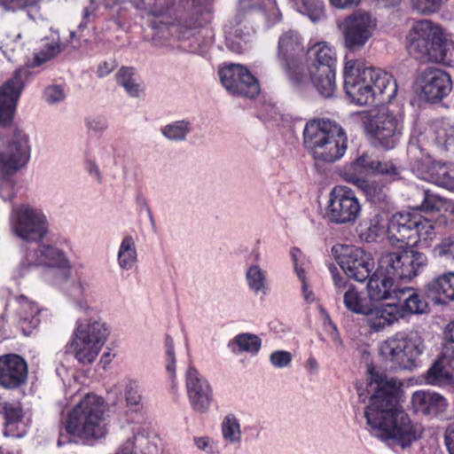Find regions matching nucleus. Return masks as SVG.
<instances>
[{"label": "nucleus", "instance_id": "a18cd8bd", "mask_svg": "<svg viewBox=\"0 0 454 454\" xmlns=\"http://www.w3.org/2000/svg\"><path fill=\"white\" fill-rule=\"evenodd\" d=\"M430 181L436 185L454 192V171L445 163L434 162L430 168Z\"/></svg>", "mask_w": 454, "mask_h": 454}, {"label": "nucleus", "instance_id": "6ab92c4d", "mask_svg": "<svg viewBox=\"0 0 454 454\" xmlns=\"http://www.w3.org/2000/svg\"><path fill=\"white\" fill-rule=\"evenodd\" d=\"M174 3L175 0H103L106 9L116 8L117 17L114 21L118 27L121 26L124 20L122 12L127 9L128 4H131L136 9L145 11L149 16L161 18L160 25L172 24L168 16Z\"/></svg>", "mask_w": 454, "mask_h": 454}, {"label": "nucleus", "instance_id": "2f4dec72", "mask_svg": "<svg viewBox=\"0 0 454 454\" xmlns=\"http://www.w3.org/2000/svg\"><path fill=\"white\" fill-rule=\"evenodd\" d=\"M345 179L361 190L370 202L378 204L387 200V188L386 185L358 177L354 174L346 173Z\"/></svg>", "mask_w": 454, "mask_h": 454}, {"label": "nucleus", "instance_id": "79ce46f5", "mask_svg": "<svg viewBox=\"0 0 454 454\" xmlns=\"http://www.w3.org/2000/svg\"><path fill=\"white\" fill-rule=\"evenodd\" d=\"M192 130V122L185 119L172 121L160 128L161 135L175 143L185 141Z\"/></svg>", "mask_w": 454, "mask_h": 454}, {"label": "nucleus", "instance_id": "338daca9", "mask_svg": "<svg viewBox=\"0 0 454 454\" xmlns=\"http://www.w3.org/2000/svg\"><path fill=\"white\" fill-rule=\"evenodd\" d=\"M98 10L97 0H90L88 5H86L82 11V21L80 27L86 26L96 18V12Z\"/></svg>", "mask_w": 454, "mask_h": 454}, {"label": "nucleus", "instance_id": "49530a36", "mask_svg": "<svg viewBox=\"0 0 454 454\" xmlns=\"http://www.w3.org/2000/svg\"><path fill=\"white\" fill-rule=\"evenodd\" d=\"M23 42L21 33L19 31H0V50L4 56L12 60L15 53L22 51Z\"/></svg>", "mask_w": 454, "mask_h": 454}, {"label": "nucleus", "instance_id": "ea45409f", "mask_svg": "<svg viewBox=\"0 0 454 454\" xmlns=\"http://www.w3.org/2000/svg\"><path fill=\"white\" fill-rule=\"evenodd\" d=\"M343 302L345 307L351 312L364 315L368 311L371 301L363 292L357 290L356 287L348 286L343 293Z\"/></svg>", "mask_w": 454, "mask_h": 454}, {"label": "nucleus", "instance_id": "e433bc0d", "mask_svg": "<svg viewBox=\"0 0 454 454\" xmlns=\"http://www.w3.org/2000/svg\"><path fill=\"white\" fill-rule=\"evenodd\" d=\"M137 262V251L132 236L123 237L118 248L117 264L122 270H130Z\"/></svg>", "mask_w": 454, "mask_h": 454}, {"label": "nucleus", "instance_id": "09e8293b", "mask_svg": "<svg viewBox=\"0 0 454 454\" xmlns=\"http://www.w3.org/2000/svg\"><path fill=\"white\" fill-rule=\"evenodd\" d=\"M116 81L131 97H139L143 92V88L135 75V69L133 67H122L120 68L116 74Z\"/></svg>", "mask_w": 454, "mask_h": 454}, {"label": "nucleus", "instance_id": "7c9ffc66", "mask_svg": "<svg viewBox=\"0 0 454 454\" xmlns=\"http://www.w3.org/2000/svg\"><path fill=\"white\" fill-rule=\"evenodd\" d=\"M396 301H403L398 304V310L402 314V318L408 314H423L427 312L428 305L425 298L417 293L414 289L407 287L397 291Z\"/></svg>", "mask_w": 454, "mask_h": 454}, {"label": "nucleus", "instance_id": "5fc2aeb1", "mask_svg": "<svg viewBox=\"0 0 454 454\" xmlns=\"http://www.w3.org/2000/svg\"><path fill=\"white\" fill-rule=\"evenodd\" d=\"M372 174L380 175L391 181H394L400 177V169L391 160L381 161L378 160Z\"/></svg>", "mask_w": 454, "mask_h": 454}, {"label": "nucleus", "instance_id": "c9c22d12", "mask_svg": "<svg viewBox=\"0 0 454 454\" xmlns=\"http://www.w3.org/2000/svg\"><path fill=\"white\" fill-rule=\"evenodd\" d=\"M385 226L384 217L376 213L361 222L356 231L362 240L370 243L376 241L379 237L384 234Z\"/></svg>", "mask_w": 454, "mask_h": 454}, {"label": "nucleus", "instance_id": "4c0bfd02", "mask_svg": "<svg viewBox=\"0 0 454 454\" xmlns=\"http://www.w3.org/2000/svg\"><path fill=\"white\" fill-rule=\"evenodd\" d=\"M0 413L5 420L6 431L12 436H21L20 433H15V430L19 429L20 425L22 424L23 411L20 404L7 402L2 403H0Z\"/></svg>", "mask_w": 454, "mask_h": 454}, {"label": "nucleus", "instance_id": "f704fd0d", "mask_svg": "<svg viewBox=\"0 0 454 454\" xmlns=\"http://www.w3.org/2000/svg\"><path fill=\"white\" fill-rule=\"evenodd\" d=\"M413 406L425 414L443 411L446 400L439 394L430 391H416L411 397Z\"/></svg>", "mask_w": 454, "mask_h": 454}, {"label": "nucleus", "instance_id": "69168bd1", "mask_svg": "<svg viewBox=\"0 0 454 454\" xmlns=\"http://www.w3.org/2000/svg\"><path fill=\"white\" fill-rule=\"evenodd\" d=\"M263 8V0H239V11L245 14Z\"/></svg>", "mask_w": 454, "mask_h": 454}, {"label": "nucleus", "instance_id": "a211bd4d", "mask_svg": "<svg viewBox=\"0 0 454 454\" xmlns=\"http://www.w3.org/2000/svg\"><path fill=\"white\" fill-rule=\"evenodd\" d=\"M445 346L442 354L435 360L426 374L427 383L443 386L452 382L454 371V321L447 325L444 331Z\"/></svg>", "mask_w": 454, "mask_h": 454}, {"label": "nucleus", "instance_id": "7ed1b4c3", "mask_svg": "<svg viewBox=\"0 0 454 454\" xmlns=\"http://www.w3.org/2000/svg\"><path fill=\"white\" fill-rule=\"evenodd\" d=\"M344 89L357 105L389 103L397 92L396 82L388 73L364 67L356 59H347L343 69Z\"/></svg>", "mask_w": 454, "mask_h": 454}, {"label": "nucleus", "instance_id": "393cba45", "mask_svg": "<svg viewBox=\"0 0 454 454\" xmlns=\"http://www.w3.org/2000/svg\"><path fill=\"white\" fill-rule=\"evenodd\" d=\"M27 378V366L25 360L15 354L0 356V386L16 388Z\"/></svg>", "mask_w": 454, "mask_h": 454}, {"label": "nucleus", "instance_id": "39448f33", "mask_svg": "<svg viewBox=\"0 0 454 454\" xmlns=\"http://www.w3.org/2000/svg\"><path fill=\"white\" fill-rule=\"evenodd\" d=\"M302 137L305 148L317 161L334 163L344 156L348 148L344 129L329 119L308 121Z\"/></svg>", "mask_w": 454, "mask_h": 454}, {"label": "nucleus", "instance_id": "f03ea898", "mask_svg": "<svg viewBox=\"0 0 454 454\" xmlns=\"http://www.w3.org/2000/svg\"><path fill=\"white\" fill-rule=\"evenodd\" d=\"M398 380L369 369L367 392L371 394L364 417L370 434L394 449L409 448L422 434L419 424L413 423L409 415L397 405Z\"/></svg>", "mask_w": 454, "mask_h": 454}, {"label": "nucleus", "instance_id": "f8f14e48", "mask_svg": "<svg viewBox=\"0 0 454 454\" xmlns=\"http://www.w3.org/2000/svg\"><path fill=\"white\" fill-rule=\"evenodd\" d=\"M310 64V82L317 91L325 98H332L336 90V51L325 42L314 44L308 51Z\"/></svg>", "mask_w": 454, "mask_h": 454}, {"label": "nucleus", "instance_id": "f257e3e1", "mask_svg": "<svg viewBox=\"0 0 454 454\" xmlns=\"http://www.w3.org/2000/svg\"><path fill=\"white\" fill-rule=\"evenodd\" d=\"M38 243L37 247L26 250L15 271V278H24L33 269L43 268L44 282L63 292L77 311L87 315L76 319L69 344L78 363L90 364L110 335V327L100 316H89L94 312L89 301L93 286L82 277L70 282L73 268L70 255L73 247L68 239L59 237Z\"/></svg>", "mask_w": 454, "mask_h": 454}, {"label": "nucleus", "instance_id": "9b49d317", "mask_svg": "<svg viewBox=\"0 0 454 454\" xmlns=\"http://www.w3.org/2000/svg\"><path fill=\"white\" fill-rule=\"evenodd\" d=\"M403 117L388 107L381 106L364 113V131L369 139L385 149L394 148L403 131Z\"/></svg>", "mask_w": 454, "mask_h": 454}, {"label": "nucleus", "instance_id": "603ef678", "mask_svg": "<svg viewBox=\"0 0 454 454\" xmlns=\"http://www.w3.org/2000/svg\"><path fill=\"white\" fill-rule=\"evenodd\" d=\"M42 0H0V9L5 12H27L37 7Z\"/></svg>", "mask_w": 454, "mask_h": 454}, {"label": "nucleus", "instance_id": "bb28decb", "mask_svg": "<svg viewBox=\"0 0 454 454\" xmlns=\"http://www.w3.org/2000/svg\"><path fill=\"white\" fill-rule=\"evenodd\" d=\"M366 323L372 332H380L402 318L398 304L387 303L378 306L372 304L364 314Z\"/></svg>", "mask_w": 454, "mask_h": 454}, {"label": "nucleus", "instance_id": "aec40b11", "mask_svg": "<svg viewBox=\"0 0 454 454\" xmlns=\"http://www.w3.org/2000/svg\"><path fill=\"white\" fill-rule=\"evenodd\" d=\"M415 89L427 101L439 102L451 91L452 82L446 72L427 67L419 74Z\"/></svg>", "mask_w": 454, "mask_h": 454}, {"label": "nucleus", "instance_id": "a19ab883", "mask_svg": "<svg viewBox=\"0 0 454 454\" xmlns=\"http://www.w3.org/2000/svg\"><path fill=\"white\" fill-rule=\"evenodd\" d=\"M245 277L247 287L254 294H266L268 293L267 272L258 264H253L247 267Z\"/></svg>", "mask_w": 454, "mask_h": 454}, {"label": "nucleus", "instance_id": "0e129e2a", "mask_svg": "<svg viewBox=\"0 0 454 454\" xmlns=\"http://www.w3.org/2000/svg\"><path fill=\"white\" fill-rule=\"evenodd\" d=\"M83 165L84 170L90 177H92L98 184L103 182V175L95 159L87 158L84 160Z\"/></svg>", "mask_w": 454, "mask_h": 454}, {"label": "nucleus", "instance_id": "6e6552de", "mask_svg": "<svg viewBox=\"0 0 454 454\" xmlns=\"http://www.w3.org/2000/svg\"><path fill=\"white\" fill-rule=\"evenodd\" d=\"M387 239L394 245H428L436 236L434 223L418 211L395 214L387 225Z\"/></svg>", "mask_w": 454, "mask_h": 454}, {"label": "nucleus", "instance_id": "864d4df0", "mask_svg": "<svg viewBox=\"0 0 454 454\" xmlns=\"http://www.w3.org/2000/svg\"><path fill=\"white\" fill-rule=\"evenodd\" d=\"M435 258L454 260V236L443 238L433 249Z\"/></svg>", "mask_w": 454, "mask_h": 454}, {"label": "nucleus", "instance_id": "20e7f679", "mask_svg": "<svg viewBox=\"0 0 454 454\" xmlns=\"http://www.w3.org/2000/svg\"><path fill=\"white\" fill-rule=\"evenodd\" d=\"M31 157L28 135L13 124L0 127V197L10 201L15 197L12 176L25 168Z\"/></svg>", "mask_w": 454, "mask_h": 454}, {"label": "nucleus", "instance_id": "4468645a", "mask_svg": "<svg viewBox=\"0 0 454 454\" xmlns=\"http://www.w3.org/2000/svg\"><path fill=\"white\" fill-rule=\"evenodd\" d=\"M362 205L355 192L345 185L334 186L330 193L325 217L335 224H352L360 216Z\"/></svg>", "mask_w": 454, "mask_h": 454}, {"label": "nucleus", "instance_id": "423d86ee", "mask_svg": "<svg viewBox=\"0 0 454 454\" xmlns=\"http://www.w3.org/2000/svg\"><path fill=\"white\" fill-rule=\"evenodd\" d=\"M59 52L60 47L58 43H47L42 50L35 53L31 62L18 68L13 75L0 87V127L12 124L25 83L32 75L30 68L43 65Z\"/></svg>", "mask_w": 454, "mask_h": 454}, {"label": "nucleus", "instance_id": "4d7b16f0", "mask_svg": "<svg viewBox=\"0 0 454 454\" xmlns=\"http://www.w3.org/2000/svg\"><path fill=\"white\" fill-rule=\"evenodd\" d=\"M116 150L112 145H100L97 152V158L103 168H109L116 163Z\"/></svg>", "mask_w": 454, "mask_h": 454}, {"label": "nucleus", "instance_id": "72a5a7b5", "mask_svg": "<svg viewBox=\"0 0 454 454\" xmlns=\"http://www.w3.org/2000/svg\"><path fill=\"white\" fill-rule=\"evenodd\" d=\"M429 136L432 142L444 152L454 147V126L448 120H437L430 125Z\"/></svg>", "mask_w": 454, "mask_h": 454}, {"label": "nucleus", "instance_id": "0eeeda50", "mask_svg": "<svg viewBox=\"0 0 454 454\" xmlns=\"http://www.w3.org/2000/svg\"><path fill=\"white\" fill-rule=\"evenodd\" d=\"M66 431L83 440L102 438L106 434L103 399L87 394L69 413Z\"/></svg>", "mask_w": 454, "mask_h": 454}, {"label": "nucleus", "instance_id": "9d476101", "mask_svg": "<svg viewBox=\"0 0 454 454\" xmlns=\"http://www.w3.org/2000/svg\"><path fill=\"white\" fill-rule=\"evenodd\" d=\"M303 52L302 38L297 31L290 29L281 34L278 42V60L293 90L301 95L309 88V81L301 63Z\"/></svg>", "mask_w": 454, "mask_h": 454}, {"label": "nucleus", "instance_id": "c85d7f7f", "mask_svg": "<svg viewBox=\"0 0 454 454\" xmlns=\"http://www.w3.org/2000/svg\"><path fill=\"white\" fill-rule=\"evenodd\" d=\"M425 290L428 297L434 303L448 304L454 301V272L449 271L441 274L425 286Z\"/></svg>", "mask_w": 454, "mask_h": 454}, {"label": "nucleus", "instance_id": "a878e982", "mask_svg": "<svg viewBox=\"0 0 454 454\" xmlns=\"http://www.w3.org/2000/svg\"><path fill=\"white\" fill-rule=\"evenodd\" d=\"M214 18L212 0H192L191 8L176 20L177 26L187 31L204 28Z\"/></svg>", "mask_w": 454, "mask_h": 454}, {"label": "nucleus", "instance_id": "cd10ccee", "mask_svg": "<svg viewBox=\"0 0 454 454\" xmlns=\"http://www.w3.org/2000/svg\"><path fill=\"white\" fill-rule=\"evenodd\" d=\"M15 308L19 325L25 335H28L31 331L36 328L40 324V309L32 301L25 295L15 297L8 305Z\"/></svg>", "mask_w": 454, "mask_h": 454}, {"label": "nucleus", "instance_id": "c03bdc74", "mask_svg": "<svg viewBox=\"0 0 454 454\" xmlns=\"http://www.w3.org/2000/svg\"><path fill=\"white\" fill-rule=\"evenodd\" d=\"M223 439L231 445H239L241 442L242 432L239 419L233 413L225 415L221 422Z\"/></svg>", "mask_w": 454, "mask_h": 454}, {"label": "nucleus", "instance_id": "c756f323", "mask_svg": "<svg viewBox=\"0 0 454 454\" xmlns=\"http://www.w3.org/2000/svg\"><path fill=\"white\" fill-rule=\"evenodd\" d=\"M427 57L421 59L420 62H435L441 63L446 66H451L453 59V45L449 41L442 28L438 26L437 31L434 35V39L429 45V49L427 52Z\"/></svg>", "mask_w": 454, "mask_h": 454}, {"label": "nucleus", "instance_id": "dca6fc26", "mask_svg": "<svg viewBox=\"0 0 454 454\" xmlns=\"http://www.w3.org/2000/svg\"><path fill=\"white\" fill-rule=\"evenodd\" d=\"M333 251L337 254V261L345 274L358 282L370 276L374 267V260L361 247L348 245H338Z\"/></svg>", "mask_w": 454, "mask_h": 454}, {"label": "nucleus", "instance_id": "ddd939ff", "mask_svg": "<svg viewBox=\"0 0 454 454\" xmlns=\"http://www.w3.org/2000/svg\"><path fill=\"white\" fill-rule=\"evenodd\" d=\"M9 228L13 236L23 241L40 242L49 232V223L42 209L20 204L11 211Z\"/></svg>", "mask_w": 454, "mask_h": 454}, {"label": "nucleus", "instance_id": "8fccbe9b", "mask_svg": "<svg viewBox=\"0 0 454 454\" xmlns=\"http://www.w3.org/2000/svg\"><path fill=\"white\" fill-rule=\"evenodd\" d=\"M251 41L252 35L248 32L244 33L241 28L229 32L226 36L228 49L238 54L245 52L249 48Z\"/></svg>", "mask_w": 454, "mask_h": 454}, {"label": "nucleus", "instance_id": "bf43d9fd", "mask_svg": "<svg viewBox=\"0 0 454 454\" xmlns=\"http://www.w3.org/2000/svg\"><path fill=\"white\" fill-rule=\"evenodd\" d=\"M448 0H412L415 9L420 13L435 12Z\"/></svg>", "mask_w": 454, "mask_h": 454}, {"label": "nucleus", "instance_id": "b1692460", "mask_svg": "<svg viewBox=\"0 0 454 454\" xmlns=\"http://www.w3.org/2000/svg\"><path fill=\"white\" fill-rule=\"evenodd\" d=\"M437 27V25L427 20L416 22L406 35L409 54L418 60L426 58Z\"/></svg>", "mask_w": 454, "mask_h": 454}, {"label": "nucleus", "instance_id": "473e14b6", "mask_svg": "<svg viewBox=\"0 0 454 454\" xmlns=\"http://www.w3.org/2000/svg\"><path fill=\"white\" fill-rule=\"evenodd\" d=\"M126 406L116 409L114 411L123 414L128 422L134 419V413L140 411L144 407L142 388L138 381L129 380L125 386Z\"/></svg>", "mask_w": 454, "mask_h": 454}, {"label": "nucleus", "instance_id": "412c9836", "mask_svg": "<svg viewBox=\"0 0 454 454\" xmlns=\"http://www.w3.org/2000/svg\"><path fill=\"white\" fill-rule=\"evenodd\" d=\"M187 397L193 411L207 413L213 403V388L209 381L192 365L185 373Z\"/></svg>", "mask_w": 454, "mask_h": 454}, {"label": "nucleus", "instance_id": "1a4fd4ad", "mask_svg": "<svg viewBox=\"0 0 454 454\" xmlns=\"http://www.w3.org/2000/svg\"><path fill=\"white\" fill-rule=\"evenodd\" d=\"M424 349V341L419 332H399L380 342L379 354L391 369L411 370Z\"/></svg>", "mask_w": 454, "mask_h": 454}, {"label": "nucleus", "instance_id": "6e6d98bb", "mask_svg": "<svg viewBox=\"0 0 454 454\" xmlns=\"http://www.w3.org/2000/svg\"><path fill=\"white\" fill-rule=\"evenodd\" d=\"M376 159L364 153L350 163V168L357 173H373L377 164Z\"/></svg>", "mask_w": 454, "mask_h": 454}, {"label": "nucleus", "instance_id": "de8ad7c7", "mask_svg": "<svg viewBox=\"0 0 454 454\" xmlns=\"http://www.w3.org/2000/svg\"><path fill=\"white\" fill-rule=\"evenodd\" d=\"M261 340L252 333H240L233 338L228 344L233 353L247 352L257 354L261 348Z\"/></svg>", "mask_w": 454, "mask_h": 454}, {"label": "nucleus", "instance_id": "4be33fe9", "mask_svg": "<svg viewBox=\"0 0 454 454\" xmlns=\"http://www.w3.org/2000/svg\"><path fill=\"white\" fill-rule=\"evenodd\" d=\"M375 22L366 12H357L345 20L344 42L347 48L363 47L372 35Z\"/></svg>", "mask_w": 454, "mask_h": 454}, {"label": "nucleus", "instance_id": "5701e85b", "mask_svg": "<svg viewBox=\"0 0 454 454\" xmlns=\"http://www.w3.org/2000/svg\"><path fill=\"white\" fill-rule=\"evenodd\" d=\"M368 278L367 292L370 300L377 301L395 300L397 291L401 288L396 284V278L391 274L388 268L380 263V259H379L377 269Z\"/></svg>", "mask_w": 454, "mask_h": 454}, {"label": "nucleus", "instance_id": "f3484780", "mask_svg": "<svg viewBox=\"0 0 454 454\" xmlns=\"http://www.w3.org/2000/svg\"><path fill=\"white\" fill-rule=\"evenodd\" d=\"M218 74L223 86L233 95L254 98L260 93L257 79L242 65H226Z\"/></svg>", "mask_w": 454, "mask_h": 454}, {"label": "nucleus", "instance_id": "13d9d810", "mask_svg": "<svg viewBox=\"0 0 454 454\" xmlns=\"http://www.w3.org/2000/svg\"><path fill=\"white\" fill-rule=\"evenodd\" d=\"M43 97L48 104L53 105L62 102L66 98V94L61 85L51 84L45 88Z\"/></svg>", "mask_w": 454, "mask_h": 454}, {"label": "nucleus", "instance_id": "3c124183", "mask_svg": "<svg viewBox=\"0 0 454 454\" xmlns=\"http://www.w3.org/2000/svg\"><path fill=\"white\" fill-rule=\"evenodd\" d=\"M164 365L168 379L174 384L176 380V356L174 341L169 335L165 337Z\"/></svg>", "mask_w": 454, "mask_h": 454}, {"label": "nucleus", "instance_id": "774afa93", "mask_svg": "<svg viewBox=\"0 0 454 454\" xmlns=\"http://www.w3.org/2000/svg\"><path fill=\"white\" fill-rule=\"evenodd\" d=\"M203 35H201V31H198L196 33H192L194 43L198 44L199 49H202L207 47V45L212 43V32L209 29L203 30Z\"/></svg>", "mask_w": 454, "mask_h": 454}, {"label": "nucleus", "instance_id": "37998d69", "mask_svg": "<svg viewBox=\"0 0 454 454\" xmlns=\"http://www.w3.org/2000/svg\"><path fill=\"white\" fill-rule=\"evenodd\" d=\"M419 208L426 212L443 211L454 214L453 201L443 199L439 195L431 192L429 190L422 191V202Z\"/></svg>", "mask_w": 454, "mask_h": 454}, {"label": "nucleus", "instance_id": "052dcab7", "mask_svg": "<svg viewBox=\"0 0 454 454\" xmlns=\"http://www.w3.org/2000/svg\"><path fill=\"white\" fill-rule=\"evenodd\" d=\"M292 354L285 350L273 351L270 356V362L275 368H285L292 362Z\"/></svg>", "mask_w": 454, "mask_h": 454}, {"label": "nucleus", "instance_id": "2eb2a0df", "mask_svg": "<svg viewBox=\"0 0 454 454\" xmlns=\"http://www.w3.org/2000/svg\"><path fill=\"white\" fill-rule=\"evenodd\" d=\"M380 263L388 268L396 279L411 280L422 272L428 262L425 254L412 249L387 252L380 256Z\"/></svg>", "mask_w": 454, "mask_h": 454}, {"label": "nucleus", "instance_id": "680f3d73", "mask_svg": "<svg viewBox=\"0 0 454 454\" xmlns=\"http://www.w3.org/2000/svg\"><path fill=\"white\" fill-rule=\"evenodd\" d=\"M193 442L198 450L205 452L206 454L218 453L217 444L208 436L194 437Z\"/></svg>", "mask_w": 454, "mask_h": 454}, {"label": "nucleus", "instance_id": "e2e57ef3", "mask_svg": "<svg viewBox=\"0 0 454 454\" xmlns=\"http://www.w3.org/2000/svg\"><path fill=\"white\" fill-rule=\"evenodd\" d=\"M84 123L85 127L94 133H103L108 127L106 120L101 116H88Z\"/></svg>", "mask_w": 454, "mask_h": 454}, {"label": "nucleus", "instance_id": "58836bf2", "mask_svg": "<svg viewBox=\"0 0 454 454\" xmlns=\"http://www.w3.org/2000/svg\"><path fill=\"white\" fill-rule=\"evenodd\" d=\"M293 8L316 23L325 18V4L322 0H289Z\"/></svg>", "mask_w": 454, "mask_h": 454}]
</instances>
